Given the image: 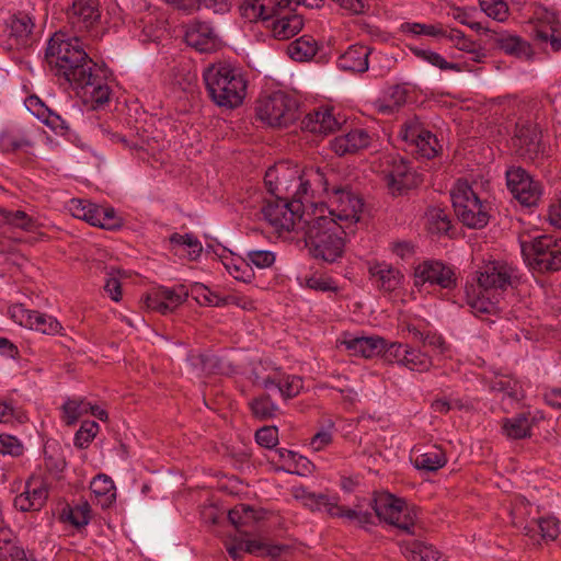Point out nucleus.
<instances>
[{
  "mask_svg": "<svg viewBox=\"0 0 561 561\" xmlns=\"http://www.w3.org/2000/svg\"><path fill=\"white\" fill-rule=\"evenodd\" d=\"M45 60L53 75L68 83L83 103L98 108L108 102L111 89L106 69L100 68L90 57L80 37L54 33L47 43Z\"/></svg>",
  "mask_w": 561,
  "mask_h": 561,
  "instance_id": "obj_1",
  "label": "nucleus"
},
{
  "mask_svg": "<svg viewBox=\"0 0 561 561\" xmlns=\"http://www.w3.org/2000/svg\"><path fill=\"white\" fill-rule=\"evenodd\" d=\"M473 280L476 284L466 285L467 305L477 317L491 314L497 309L496 295L513 287L514 270L504 262L490 261L476 272Z\"/></svg>",
  "mask_w": 561,
  "mask_h": 561,
  "instance_id": "obj_2",
  "label": "nucleus"
},
{
  "mask_svg": "<svg viewBox=\"0 0 561 561\" xmlns=\"http://www.w3.org/2000/svg\"><path fill=\"white\" fill-rule=\"evenodd\" d=\"M305 242L309 254L324 263L339 262L345 253L346 237L354 233L348 226L323 214L305 221Z\"/></svg>",
  "mask_w": 561,
  "mask_h": 561,
  "instance_id": "obj_3",
  "label": "nucleus"
},
{
  "mask_svg": "<svg viewBox=\"0 0 561 561\" xmlns=\"http://www.w3.org/2000/svg\"><path fill=\"white\" fill-rule=\"evenodd\" d=\"M209 99L219 107L236 108L243 103L247 81L240 71L228 62H215L203 71Z\"/></svg>",
  "mask_w": 561,
  "mask_h": 561,
  "instance_id": "obj_4",
  "label": "nucleus"
},
{
  "mask_svg": "<svg viewBox=\"0 0 561 561\" xmlns=\"http://www.w3.org/2000/svg\"><path fill=\"white\" fill-rule=\"evenodd\" d=\"M368 505L375 512L374 519L378 518L380 522L392 525L405 535L417 536L420 534L422 528L417 526V508L409 505L403 499L385 491L375 492ZM374 525H376L375 520Z\"/></svg>",
  "mask_w": 561,
  "mask_h": 561,
  "instance_id": "obj_5",
  "label": "nucleus"
},
{
  "mask_svg": "<svg viewBox=\"0 0 561 561\" xmlns=\"http://www.w3.org/2000/svg\"><path fill=\"white\" fill-rule=\"evenodd\" d=\"M458 220L469 229H482L490 221V205L481 201L467 181L458 180L450 191Z\"/></svg>",
  "mask_w": 561,
  "mask_h": 561,
  "instance_id": "obj_6",
  "label": "nucleus"
},
{
  "mask_svg": "<svg viewBox=\"0 0 561 561\" xmlns=\"http://www.w3.org/2000/svg\"><path fill=\"white\" fill-rule=\"evenodd\" d=\"M520 252L528 267L538 273L561 271V239L542 234L520 240Z\"/></svg>",
  "mask_w": 561,
  "mask_h": 561,
  "instance_id": "obj_7",
  "label": "nucleus"
},
{
  "mask_svg": "<svg viewBox=\"0 0 561 561\" xmlns=\"http://www.w3.org/2000/svg\"><path fill=\"white\" fill-rule=\"evenodd\" d=\"M508 146L512 153L526 163L540 165L549 157L541 131L528 119L518 118Z\"/></svg>",
  "mask_w": 561,
  "mask_h": 561,
  "instance_id": "obj_8",
  "label": "nucleus"
},
{
  "mask_svg": "<svg viewBox=\"0 0 561 561\" xmlns=\"http://www.w3.org/2000/svg\"><path fill=\"white\" fill-rule=\"evenodd\" d=\"M255 113L257 119L271 127H287L299 118L297 101L282 91L260 96Z\"/></svg>",
  "mask_w": 561,
  "mask_h": 561,
  "instance_id": "obj_9",
  "label": "nucleus"
},
{
  "mask_svg": "<svg viewBox=\"0 0 561 561\" xmlns=\"http://www.w3.org/2000/svg\"><path fill=\"white\" fill-rule=\"evenodd\" d=\"M296 497L301 500L304 505L311 511L324 510L332 517L345 518L350 522L356 520L360 528H366L367 525L374 524L373 514L364 511L360 504L355 507L348 508L340 506L336 497H330L324 493H314L302 489Z\"/></svg>",
  "mask_w": 561,
  "mask_h": 561,
  "instance_id": "obj_10",
  "label": "nucleus"
},
{
  "mask_svg": "<svg viewBox=\"0 0 561 561\" xmlns=\"http://www.w3.org/2000/svg\"><path fill=\"white\" fill-rule=\"evenodd\" d=\"M328 199V217L348 226V229L359 221L364 201L350 185L333 186Z\"/></svg>",
  "mask_w": 561,
  "mask_h": 561,
  "instance_id": "obj_11",
  "label": "nucleus"
},
{
  "mask_svg": "<svg viewBox=\"0 0 561 561\" xmlns=\"http://www.w3.org/2000/svg\"><path fill=\"white\" fill-rule=\"evenodd\" d=\"M299 211L300 205L297 202H288L278 196L266 198L262 207L264 218L278 231L304 229L307 219Z\"/></svg>",
  "mask_w": 561,
  "mask_h": 561,
  "instance_id": "obj_12",
  "label": "nucleus"
},
{
  "mask_svg": "<svg viewBox=\"0 0 561 561\" xmlns=\"http://www.w3.org/2000/svg\"><path fill=\"white\" fill-rule=\"evenodd\" d=\"M413 277L414 286L417 288L427 284L447 290L455 289L458 280L455 268L436 259H427L419 263L414 267Z\"/></svg>",
  "mask_w": 561,
  "mask_h": 561,
  "instance_id": "obj_13",
  "label": "nucleus"
},
{
  "mask_svg": "<svg viewBox=\"0 0 561 561\" xmlns=\"http://www.w3.org/2000/svg\"><path fill=\"white\" fill-rule=\"evenodd\" d=\"M506 185L512 196L524 207L537 206L542 196V185L522 167H511L505 172Z\"/></svg>",
  "mask_w": 561,
  "mask_h": 561,
  "instance_id": "obj_14",
  "label": "nucleus"
},
{
  "mask_svg": "<svg viewBox=\"0 0 561 561\" xmlns=\"http://www.w3.org/2000/svg\"><path fill=\"white\" fill-rule=\"evenodd\" d=\"M184 42L187 46L202 54H211L221 47V38L210 23L194 18L183 25Z\"/></svg>",
  "mask_w": 561,
  "mask_h": 561,
  "instance_id": "obj_15",
  "label": "nucleus"
},
{
  "mask_svg": "<svg viewBox=\"0 0 561 561\" xmlns=\"http://www.w3.org/2000/svg\"><path fill=\"white\" fill-rule=\"evenodd\" d=\"M387 169L385 180L389 192L393 196L405 194L409 190L417 186L419 175L412 170L409 162L399 157H390L386 160Z\"/></svg>",
  "mask_w": 561,
  "mask_h": 561,
  "instance_id": "obj_16",
  "label": "nucleus"
},
{
  "mask_svg": "<svg viewBox=\"0 0 561 561\" xmlns=\"http://www.w3.org/2000/svg\"><path fill=\"white\" fill-rule=\"evenodd\" d=\"M288 5V0L277 2L274 14L266 22V27L271 30L273 37L278 41L289 39L298 34L304 26L301 15L291 13L287 10Z\"/></svg>",
  "mask_w": 561,
  "mask_h": 561,
  "instance_id": "obj_17",
  "label": "nucleus"
},
{
  "mask_svg": "<svg viewBox=\"0 0 561 561\" xmlns=\"http://www.w3.org/2000/svg\"><path fill=\"white\" fill-rule=\"evenodd\" d=\"M543 420L540 411H524L501 421V432L508 440H522L533 436V427Z\"/></svg>",
  "mask_w": 561,
  "mask_h": 561,
  "instance_id": "obj_18",
  "label": "nucleus"
},
{
  "mask_svg": "<svg viewBox=\"0 0 561 561\" xmlns=\"http://www.w3.org/2000/svg\"><path fill=\"white\" fill-rule=\"evenodd\" d=\"M190 291L184 285L173 288L161 287L146 298L148 309L158 311L162 314L173 312L188 297Z\"/></svg>",
  "mask_w": 561,
  "mask_h": 561,
  "instance_id": "obj_19",
  "label": "nucleus"
},
{
  "mask_svg": "<svg viewBox=\"0 0 561 561\" xmlns=\"http://www.w3.org/2000/svg\"><path fill=\"white\" fill-rule=\"evenodd\" d=\"M401 136L405 141L414 144L423 157L431 159L437 154L438 140L436 136L425 129L416 118L404 123Z\"/></svg>",
  "mask_w": 561,
  "mask_h": 561,
  "instance_id": "obj_20",
  "label": "nucleus"
},
{
  "mask_svg": "<svg viewBox=\"0 0 561 561\" xmlns=\"http://www.w3.org/2000/svg\"><path fill=\"white\" fill-rule=\"evenodd\" d=\"M47 484L38 479H28L24 491L14 499V507L21 512H35L42 510L48 499Z\"/></svg>",
  "mask_w": 561,
  "mask_h": 561,
  "instance_id": "obj_21",
  "label": "nucleus"
},
{
  "mask_svg": "<svg viewBox=\"0 0 561 561\" xmlns=\"http://www.w3.org/2000/svg\"><path fill=\"white\" fill-rule=\"evenodd\" d=\"M35 23L25 12H18L7 21L8 37L18 48L28 47L35 41L33 30Z\"/></svg>",
  "mask_w": 561,
  "mask_h": 561,
  "instance_id": "obj_22",
  "label": "nucleus"
},
{
  "mask_svg": "<svg viewBox=\"0 0 561 561\" xmlns=\"http://www.w3.org/2000/svg\"><path fill=\"white\" fill-rule=\"evenodd\" d=\"M339 128L332 108H320L307 114L301 121V129L318 136H327Z\"/></svg>",
  "mask_w": 561,
  "mask_h": 561,
  "instance_id": "obj_23",
  "label": "nucleus"
},
{
  "mask_svg": "<svg viewBox=\"0 0 561 561\" xmlns=\"http://www.w3.org/2000/svg\"><path fill=\"white\" fill-rule=\"evenodd\" d=\"M370 141L371 137L365 129L356 128L335 137L331 141V149L336 154L344 156L368 148Z\"/></svg>",
  "mask_w": 561,
  "mask_h": 561,
  "instance_id": "obj_24",
  "label": "nucleus"
},
{
  "mask_svg": "<svg viewBox=\"0 0 561 561\" xmlns=\"http://www.w3.org/2000/svg\"><path fill=\"white\" fill-rule=\"evenodd\" d=\"M368 272L377 287L386 293L394 291L403 280V274L386 262L369 265Z\"/></svg>",
  "mask_w": 561,
  "mask_h": 561,
  "instance_id": "obj_25",
  "label": "nucleus"
},
{
  "mask_svg": "<svg viewBox=\"0 0 561 561\" xmlns=\"http://www.w3.org/2000/svg\"><path fill=\"white\" fill-rule=\"evenodd\" d=\"M342 345L351 351L353 355H360L365 358L381 355L387 345V340L379 335L351 336L342 341Z\"/></svg>",
  "mask_w": 561,
  "mask_h": 561,
  "instance_id": "obj_26",
  "label": "nucleus"
},
{
  "mask_svg": "<svg viewBox=\"0 0 561 561\" xmlns=\"http://www.w3.org/2000/svg\"><path fill=\"white\" fill-rule=\"evenodd\" d=\"M492 39L496 47L506 55L525 58L526 60L533 59L534 50L531 45L518 35L507 32H494Z\"/></svg>",
  "mask_w": 561,
  "mask_h": 561,
  "instance_id": "obj_27",
  "label": "nucleus"
},
{
  "mask_svg": "<svg viewBox=\"0 0 561 561\" xmlns=\"http://www.w3.org/2000/svg\"><path fill=\"white\" fill-rule=\"evenodd\" d=\"M99 0H72L69 18L72 24L89 30L101 18Z\"/></svg>",
  "mask_w": 561,
  "mask_h": 561,
  "instance_id": "obj_28",
  "label": "nucleus"
},
{
  "mask_svg": "<svg viewBox=\"0 0 561 561\" xmlns=\"http://www.w3.org/2000/svg\"><path fill=\"white\" fill-rule=\"evenodd\" d=\"M411 461L417 470L435 472L447 463L445 450L439 446H432L426 451L414 447L411 451Z\"/></svg>",
  "mask_w": 561,
  "mask_h": 561,
  "instance_id": "obj_29",
  "label": "nucleus"
},
{
  "mask_svg": "<svg viewBox=\"0 0 561 561\" xmlns=\"http://www.w3.org/2000/svg\"><path fill=\"white\" fill-rule=\"evenodd\" d=\"M371 49L365 45H352L340 56L339 67L353 72H365L368 70V57Z\"/></svg>",
  "mask_w": 561,
  "mask_h": 561,
  "instance_id": "obj_30",
  "label": "nucleus"
},
{
  "mask_svg": "<svg viewBox=\"0 0 561 561\" xmlns=\"http://www.w3.org/2000/svg\"><path fill=\"white\" fill-rule=\"evenodd\" d=\"M0 561H37L19 546L9 528L0 529Z\"/></svg>",
  "mask_w": 561,
  "mask_h": 561,
  "instance_id": "obj_31",
  "label": "nucleus"
},
{
  "mask_svg": "<svg viewBox=\"0 0 561 561\" xmlns=\"http://www.w3.org/2000/svg\"><path fill=\"white\" fill-rule=\"evenodd\" d=\"M276 5L274 0H243L239 10L241 16L249 22L261 20L266 23L274 14Z\"/></svg>",
  "mask_w": 561,
  "mask_h": 561,
  "instance_id": "obj_32",
  "label": "nucleus"
},
{
  "mask_svg": "<svg viewBox=\"0 0 561 561\" xmlns=\"http://www.w3.org/2000/svg\"><path fill=\"white\" fill-rule=\"evenodd\" d=\"M533 38L539 45H549L551 51L561 50V31L554 21L537 22L533 30Z\"/></svg>",
  "mask_w": 561,
  "mask_h": 561,
  "instance_id": "obj_33",
  "label": "nucleus"
},
{
  "mask_svg": "<svg viewBox=\"0 0 561 561\" xmlns=\"http://www.w3.org/2000/svg\"><path fill=\"white\" fill-rule=\"evenodd\" d=\"M401 551L410 561H447L434 546L419 540L402 542Z\"/></svg>",
  "mask_w": 561,
  "mask_h": 561,
  "instance_id": "obj_34",
  "label": "nucleus"
},
{
  "mask_svg": "<svg viewBox=\"0 0 561 561\" xmlns=\"http://www.w3.org/2000/svg\"><path fill=\"white\" fill-rule=\"evenodd\" d=\"M96 504L103 510L108 508L116 500V488L113 480L106 474H98L90 483Z\"/></svg>",
  "mask_w": 561,
  "mask_h": 561,
  "instance_id": "obj_35",
  "label": "nucleus"
},
{
  "mask_svg": "<svg viewBox=\"0 0 561 561\" xmlns=\"http://www.w3.org/2000/svg\"><path fill=\"white\" fill-rule=\"evenodd\" d=\"M33 146L30 133L24 129H9L0 134V150L4 153L25 150Z\"/></svg>",
  "mask_w": 561,
  "mask_h": 561,
  "instance_id": "obj_36",
  "label": "nucleus"
},
{
  "mask_svg": "<svg viewBox=\"0 0 561 561\" xmlns=\"http://www.w3.org/2000/svg\"><path fill=\"white\" fill-rule=\"evenodd\" d=\"M319 49L317 41L310 35H302L287 47L289 57L296 61L311 60Z\"/></svg>",
  "mask_w": 561,
  "mask_h": 561,
  "instance_id": "obj_37",
  "label": "nucleus"
},
{
  "mask_svg": "<svg viewBox=\"0 0 561 561\" xmlns=\"http://www.w3.org/2000/svg\"><path fill=\"white\" fill-rule=\"evenodd\" d=\"M60 520L69 523L77 529L85 527L91 519V507L87 501H83L75 506L67 504L60 513Z\"/></svg>",
  "mask_w": 561,
  "mask_h": 561,
  "instance_id": "obj_38",
  "label": "nucleus"
},
{
  "mask_svg": "<svg viewBox=\"0 0 561 561\" xmlns=\"http://www.w3.org/2000/svg\"><path fill=\"white\" fill-rule=\"evenodd\" d=\"M410 50L415 57L420 58L425 62L431 64L434 67H437L443 71L453 70L460 72L463 70H468L466 64L449 62L440 54L433 51L431 49L410 46Z\"/></svg>",
  "mask_w": 561,
  "mask_h": 561,
  "instance_id": "obj_39",
  "label": "nucleus"
},
{
  "mask_svg": "<svg viewBox=\"0 0 561 561\" xmlns=\"http://www.w3.org/2000/svg\"><path fill=\"white\" fill-rule=\"evenodd\" d=\"M407 98V88L400 84L390 87L383 99L377 102L378 112L381 114H392L405 104Z\"/></svg>",
  "mask_w": 561,
  "mask_h": 561,
  "instance_id": "obj_40",
  "label": "nucleus"
},
{
  "mask_svg": "<svg viewBox=\"0 0 561 561\" xmlns=\"http://www.w3.org/2000/svg\"><path fill=\"white\" fill-rule=\"evenodd\" d=\"M490 389L492 392L503 394L502 401L507 399L511 403L519 402L523 398L522 387L516 379L507 376H502L491 382Z\"/></svg>",
  "mask_w": 561,
  "mask_h": 561,
  "instance_id": "obj_41",
  "label": "nucleus"
},
{
  "mask_svg": "<svg viewBox=\"0 0 561 561\" xmlns=\"http://www.w3.org/2000/svg\"><path fill=\"white\" fill-rule=\"evenodd\" d=\"M244 552L256 557H270L275 560L289 550L286 545H270L256 539H243Z\"/></svg>",
  "mask_w": 561,
  "mask_h": 561,
  "instance_id": "obj_42",
  "label": "nucleus"
},
{
  "mask_svg": "<svg viewBox=\"0 0 561 561\" xmlns=\"http://www.w3.org/2000/svg\"><path fill=\"white\" fill-rule=\"evenodd\" d=\"M91 403L82 398H68L61 407V420L66 425H73L78 420L89 413Z\"/></svg>",
  "mask_w": 561,
  "mask_h": 561,
  "instance_id": "obj_43",
  "label": "nucleus"
},
{
  "mask_svg": "<svg viewBox=\"0 0 561 561\" xmlns=\"http://www.w3.org/2000/svg\"><path fill=\"white\" fill-rule=\"evenodd\" d=\"M99 209V205L85 199L73 198L70 201V210L73 217L82 219L94 227H98V222H100Z\"/></svg>",
  "mask_w": 561,
  "mask_h": 561,
  "instance_id": "obj_44",
  "label": "nucleus"
},
{
  "mask_svg": "<svg viewBox=\"0 0 561 561\" xmlns=\"http://www.w3.org/2000/svg\"><path fill=\"white\" fill-rule=\"evenodd\" d=\"M428 230L435 234L451 236L453 224L445 209L433 207L427 211Z\"/></svg>",
  "mask_w": 561,
  "mask_h": 561,
  "instance_id": "obj_45",
  "label": "nucleus"
},
{
  "mask_svg": "<svg viewBox=\"0 0 561 561\" xmlns=\"http://www.w3.org/2000/svg\"><path fill=\"white\" fill-rule=\"evenodd\" d=\"M27 323L31 329L44 334H56L62 329L56 318L39 311H31L27 316Z\"/></svg>",
  "mask_w": 561,
  "mask_h": 561,
  "instance_id": "obj_46",
  "label": "nucleus"
},
{
  "mask_svg": "<svg viewBox=\"0 0 561 561\" xmlns=\"http://www.w3.org/2000/svg\"><path fill=\"white\" fill-rule=\"evenodd\" d=\"M0 216L7 225L24 231H34L36 228V221L24 210H9L0 208Z\"/></svg>",
  "mask_w": 561,
  "mask_h": 561,
  "instance_id": "obj_47",
  "label": "nucleus"
},
{
  "mask_svg": "<svg viewBox=\"0 0 561 561\" xmlns=\"http://www.w3.org/2000/svg\"><path fill=\"white\" fill-rule=\"evenodd\" d=\"M250 410L255 419L261 421L272 419L276 415L277 405L270 396L261 394L249 402Z\"/></svg>",
  "mask_w": 561,
  "mask_h": 561,
  "instance_id": "obj_48",
  "label": "nucleus"
},
{
  "mask_svg": "<svg viewBox=\"0 0 561 561\" xmlns=\"http://www.w3.org/2000/svg\"><path fill=\"white\" fill-rule=\"evenodd\" d=\"M403 366L414 371H427L432 367V358L420 350L408 346Z\"/></svg>",
  "mask_w": 561,
  "mask_h": 561,
  "instance_id": "obj_49",
  "label": "nucleus"
},
{
  "mask_svg": "<svg viewBox=\"0 0 561 561\" xmlns=\"http://www.w3.org/2000/svg\"><path fill=\"white\" fill-rule=\"evenodd\" d=\"M228 519L241 535H248L242 527L255 519L254 511L249 505L240 504L229 511Z\"/></svg>",
  "mask_w": 561,
  "mask_h": 561,
  "instance_id": "obj_50",
  "label": "nucleus"
},
{
  "mask_svg": "<svg viewBox=\"0 0 561 561\" xmlns=\"http://www.w3.org/2000/svg\"><path fill=\"white\" fill-rule=\"evenodd\" d=\"M305 185L311 186V194L322 191L329 196L331 193L329 179L319 168L305 170Z\"/></svg>",
  "mask_w": 561,
  "mask_h": 561,
  "instance_id": "obj_51",
  "label": "nucleus"
},
{
  "mask_svg": "<svg viewBox=\"0 0 561 561\" xmlns=\"http://www.w3.org/2000/svg\"><path fill=\"white\" fill-rule=\"evenodd\" d=\"M99 432V424L95 421H83L75 434L73 444L77 448L85 449Z\"/></svg>",
  "mask_w": 561,
  "mask_h": 561,
  "instance_id": "obj_52",
  "label": "nucleus"
},
{
  "mask_svg": "<svg viewBox=\"0 0 561 561\" xmlns=\"http://www.w3.org/2000/svg\"><path fill=\"white\" fill-rule=\"evenodd\" d=\"M169 240L170 243L173 245L187 247L190 249L191 260H196L203 251L201 241L193 233L180 234L178 232H174L170 236Z\"/></svg>",
  "mask_w": 561,
  "mask_h": 561,
  "instance_id": "obj_53",
  "label": "nucleus"
},
{
  "mask_svg": "<svg viewBox=\"0 0 561 561\" xmlns=\"http://www.w3.org/2000/svg\"><path fill=\"white\" fill-rule=\"evenodd\" d=\"M402 28L414 35L431 37H445L447 35V28H444L442 24L404 23Z\"/></svg>",
  "mask_w": 561,
  "mask_h": 561,
  "instance_id": "obj_54",
  "label": "nucleus"
},
{
  "mask_svg": "<svg viewBox=\"0 0 561 561\" xmlns=\"http://www.w3.org/2000/svg\"><path fill=\"white\" fill-rule=\"evenodd\" d=\"M193 298L199 305L207 306H222L225 305V300L219 296L211 293L205 285L201 283H195L192 285L191 290H188Z\"/></svg>",
  "mask_w": 561,
  "mask_h": 561,
  "instance_id": "obj_55",
  "label": "nucleus"
},
{
  "mask_svg": "<svg viewBox=\"0 0 561 561\" xmlns=\"http://www.w3.org/2000/svg\"><path fill=\"white\" fill-rule=\"evenodd\" d=\"M302 383L298 376H283L278 378L277 390L284 399H291L299 394Z\"/></svg>",
  "mask_w": 561,
  "mask_h": 561,
  "instance_id": "obj_56",
  "label": "nucleus"
},
{
  "mask_svg": "<svg viewBox=\"0 0 561 561\" xmlns=\"http://www.w3.org/2000/svg\"><path fill=\"white\" fill-rule=\"evenodd\" d=\"M226 267L237 280L251 283L254 278V272L245 257L232 260L231 263L226 264Z\"/></svg>",
  "mask_w": 561,
  "mask_h": 561,
  "instance_id": "obj_57",
  "label": "nucleus"
},
{
  "mask_svg": "<svg viewBox=\"0 0 561 561\" xmlns=\"http://www.w3.org/2000/svg\"><path fill=\"white\" fill-rule=\"evenodd\" d=\"M481 10L490 18L503 22L508 15V7L503 0H479Z\"/></svg>",
  "mask_w": 561,
  "mask_h": 561,
  "instance_id": "obj_58",
  "label": "nucleus"
},
{
  "mask_svg": "<svg viewBox=\"0 0 561 561\" xmlns=\"http://www.w3.org/2000/svg\"><path fill=\"white\" fill-rule=\"evenodd\" d=\"M536 527L541 538L546 541H553L560 535L559 522L552 516L538 518Z\"/></svg>",
  "mask_w": 561,
  "mask_h": 561,
  "instance_id": "obj_59",
  "label": "nucleus"
},
{
  "mask_svg": "<svg viewBox=\"0 0 561 561\" xmlns=\"http://www.w3.org/2000/svg\"><path fill=\"white\" fill-rule=\"evenodd\" d=\"M245 259L250 263L251 267L255 266L257 268H267L274 264L276 255L274 252L268 250H249L245 253Z\"/></svg>",
  "mask_w": 561,
  "mask_h": 561,
  "instance_id": "obj_60",
  "label": "nucleus"
},
{
  "mask_svg": "<svg viewBox=\"0 0 561 561\" xmlns=\"http://www.w3.org/2000/svg\"><path fill=\"white\" fill-rule=\"evenodd\" d=\"M408 344H402L399 342H391L389 343L387 341V345L385 346V350H382L381 356L386 362L389 363H398L403 366V357L407 355Z\"/></svg>",
  "mask_w": 561,
  "mask_h": 561,
  "instance_id": "obj_61",
  "label": "nucleus"
},
{
  "mask_svg": "<svg viewBox=\"0 0 561 561\" xmlns=\"http://www.w3.org/2000/svg\"><path fill=\"white\" fill-rule=\"evenodd\" d=\"M13 420L24 423L26 415L22 410L15 409L11 401L0 399V423H9Z\"/></svg>",
  "mask_w": 561,
  "mask_h": 561,
  "instance_id": "obj_62",
  "label": "nucleus"
},
{
  "mask_svg": "<svg viewBox=\"0 0 561 561\" xmlns=\"http://www.w3.org/2000/svg\"><path fill=\"white\" fill-rule=\"evenodd\" d=\"M256 443L267 449L278 444V430L276 426H263L255 432Z\"/></svg>",
  "mask_w": 561,
  "mask_h": 561,
  "instance_id": "obj_63",
  "label": "nucleus"
},
{
  "mask_svg": "<svg viewBox=\"0 0 561 561\" xmlns=\"http://www.w3.org/2000/svg\"><path fill=\"white\" fill-rule=\"evenodd\" d=\"M305 284L308 288L318 291H336L337 286L334 284L331 277L323 275L312 274L305 277Z\"/></svg>",
  "mask_w": 561,
  "mask_h": 561,
  "instance_id": "obj_64",
  "label": "nucleus"
}]
</instances>
